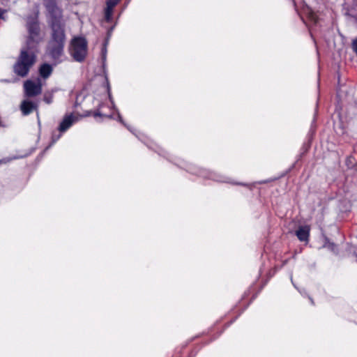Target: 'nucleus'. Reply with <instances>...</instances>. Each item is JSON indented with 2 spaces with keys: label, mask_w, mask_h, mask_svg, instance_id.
Returning a JSON list of instances; mask_svg holds the SVG:
<instances>
[{
  "label": "nucleus",
  "mask_w": 357,
  "mask_h": 357,
  "mask_svg": "<svg viewBox=\"0 0 357 357\" xmlns=\"http://www.w3.org/2000/svg\"><path fill=\"white\" fill-rule=\"evenodd\" d=\"M45 7L47 11V23L51 30L47 51L56 65L61 61L60 58L64 52L66 24L62 10L59 8L55 0H47Z\"/></svg>",
  "instance_id": "nucleus-1"
},
{
  "label": "nucleus",
  "mask_w": 357,
  "mask_h": 357,
  "mask_svg": "<svg viewBox=\"0 0 357 357\" xmlns=\"http://www.w3.org/2000/svg\"><path fill=\"white\" fill-rule=\"evenodd\" d=\"M26 47L28 50H36L43 40L39 20V11L37 10L26 18Z\"/></svg>",
  "instance_id": "nucleus-2"
},
{
  "label": "nucleus",
  "mask_w": 357,
  "mask_h": 357,
  "mask_svg": "<svg viewBox=\"0 0 357 357\" xmlns=\"http://www.w3.org/2000/svg\"><path fill=\"white\" fill-rule=\"evenodd\" d=\"M87 47V41L84 38L75 37L71 40L70 54L75 61L82 62L86 56Z\"/></svg>",
  "instance_id": "nucleus-3"
},
{
  "label": "nucleus",
  "mask_w": 357,
  "mask_h": 357,
  "mask_svg": "<svg viewBox=\"0 0 357 357\" xmlns=\"http://www.w3.org/2000/svg\"><path fill=\"white\" fill-rule=\"evenodd\" d=\"M24 90L26 97L35 98L42 93V84L38 79L37 81L28 79L24 82Z\"/></svg>",
  "instance_id": "nucleus-4"
},
{
  "label": "nucleus",
  "mask_w": 357,
  "mask_h": 357,
  "mask_svg": "<svg viewBox=\"0 0 357 357\" xmlns=\"http://www.w3.org/2000/svg\"><path fill=\"white\" fill-rule=\"evenodd\" d=\"M38 50H24V77L26 76L30 68L36 63L37 56L36 54Z\"/></svg>",
  "instance_id": "nucleus-5"
},
{
  "label": "nucleus",
  "mask_w": 357,
  "mask_h": 357,
  "mask_svg": "<svg viewBox=\"0 0 357 357\" xmlns=\"http://www.w3.org/2000/svg\"><path fill=\"white\" fill-rule=\"evenodd\" d=\"M105 107V105L104 103H100L98 105V107L96 110L87 112V114L86 115V116L92 115L95 119H97L98 117H99L101 119V121L103 119H113L114 118L113 117V116H114L113 109L107 107V108L109 110V112L105 113L102 110V109Z\"/></svg>",
  "instance_id": "nucleus-6"
},
{
  "label": "nucleus",
  "mask_w": 357,
  "mask_h": 357,
  "mask_svg": "<svg viewBox=\"0 0 357 357\" xmlns=\"http://www.w3.org/2000/svg\"><path fill=\"white\" fill-rule=\"evenodd\" d=\"M76 119L73 114H66L58 127V131L60 132H64L68 130L74 123Z\"/></svg>",
  "instance_id": "nucleus-7"
},
{
  "label": "nucleus",
  "mask_w": 357,
  "mask_h": 357,
  "mask_svg": "<svg viewBox=\"0 0 357 357\" xmlns=\"http://www.w3.org/2000/svg\"><path fill=\"white\" fill-rule=\"evenodd\" d=\"M39 104L38 99L24 100V115H28L36 110Z\"/></svg>",
  "instance_id": "nucleus-8"
},
{
  "label": "nucleus",
  "mask_w": 357,
  "mask_h": 357,
  "mask_svg": "<svg viewBox=\"0 0 357 357\" xmlns=\"http://www.w3.org/2000/svg\"><path fill=\"white\" fill-rule=\"evenodd\" d=\"M296 235L301 241H307L310 236V227L307 225L300 226L296 231Z\"/></svg>",
  "instance_id": "nucleus-9"
},
{
  "label": "nucleus",
  "mask_w": 357,
  "mask_h": 357,
  "mask_svg": "<svg viewBox=\"0 0 357 357\" xmlns=\"http://www.w3.org/2000/svg\"><path fill=\"white\" fill-rule=\"evenodd\" d=\"M53 72V66L51 64L44 63L40 65L38 69L39 75L43 79L48 78Z\"/></svg>",
  "instance_id": "nucleus-10"
},
{
  "label": "nucleus",
  "mask_w": 357,
  "mask_h": 357,
  "mask_svg": "<svg viewBox=\"0 0 357 357\" xmlns=\"http://www.w3.org/2000/svg\"><path fill=\"white\" fill-rule=\"evenodd\" d=\"M13 71L19 77H22V47L20 50L17 61L13 66Z\"/></svg>",
  "instance_id": "nucleus-11"
},
{
  "label": "nucleus",
  "mask_w": 357,
  "mask_h": 357,
  "mask_svg": "<svg viewBox=\"0 0 357 357\" xmlns=\"http://www.w3.org/2000/svg\"><path fill=\"white\" fill-rule=\"evenodd\" d=\"M345 164L348 169H354L357 172V162L354 156H347L345 160Z\"/></svg>",
  "instance_id": "nucleus-12"
},
{
  "label": "nucleus",
  "mask_w": 357,
  "mask_h": 357,
  "mask_svg": "<svg viewBox=\"0 0 357 357\" xmlns=\"http://www.w3.org/2000/svg\"><path fill=\"white\" fill-rule=\"evenodd\" d=\"M62 134L63 132H60L58 131L57 133V131H54L52 134L50 144L43 151L45 152V151H47L52 145H53L56 141H58L61 137Z\"/></svg>",
  "instance_id": "nucleus-13"
},
{
  "label": "nucleus",
  "mask_w": 357,
  "mask_h": 357,
  "mask_svg": "<svg viewBox=\"0 0 357 357\" xmlns=\"http://www.w3.org/2000/svg\"><path fill=\"white\" fill-rule=\"evenodd\" d=\"M113 9L107 6L105 9V20L107 22H111L112 20Z\"/></svg>",
  "instance_id": "nucleus-14"
},
{
  "label": "nucleus",
  "mask_w": 357,
  "mask_h": 357,
  "mask_svg": "<svg viewBox=\"0 0 357 357\" xmlns=\"http://www.w3.org/2000/svg\"><path fill=\"white\" fill-rule=\"evenodd\" d=\"M324 247L331 250L334 252H337V245L334 243L331 242L327 237H325Z\"/></svg>",
  "instance_id": "nucleus-15"
},
{
  "label": "nucleus",
  "mask_w": 357,
  "mask_h": 357,
  "mask_svg": "<svg viewBox=\"0 0 357 357\" xmlns=\"http://www.w3.org/2000/svg\"><path fill=\"white\" fill-rule=\"evenodd\" d=\"M54 95L52 92L45 93L43 96V101L50 105L53 102Z\"/></svg>",
  "instance_id": "nucleus-16"
},
{
  "label": "nucleus",
  "mask_w": 357,
  "mask_h": 357,
  "mask_svg": "<svg viewBox=\"0 0 357 357\" xmlns=\"http://www.w3.org/2000/svg\"><path fill=\"white\" fill-rule=\"evenodd\" d=\"M20 158H21L20 155H13V156L4 158L0 160V165L6 164L13 160L18 159Z\"/></svg>",
  "instance_id": "nucleus-17"
},
{
  "label": "nucleus",
  "mask_w": 357,
  "mask_h": 357,
  "mask_svg": "<svg viewBox=\"0 0 357 357\" xmlns=\"http://www.w3.org/2000/svg\"><path fill=\"white\" fill-rule=\"evenodd\" d=\"M121 0H107L106 6L114 8Z\"/></svg>",
  "instance_id": "nucleus-18"
},
{
  "label": "nucleus",
  "mask_w": 357,
  "mask_h": 357,
  "mask_svg": "<svg viewBox=\"0 0 357 357\" xmlns=\"http://www.w3.org/2000/svg\"><path fill=\"white\" fill-rule=\"evenodd\" d=\"M107 44L106 43L104 44L103 47H102V50H101V54H102V59L103 60V61H105L106 59V54H107V47H106Z\"/></svg>",
  "instance_id": "nucleus-19"
},
{
  "label": "nucleus",
  "mask_w": 357,
  "mask_h": 357,
  "mask_svg": "<svg viewBox=\"0 0 357 357\" xmlns=\"http://www.w3.org/2000/svg\"><path fill=\"white\" fill-rule=\"evenodd\" d=\"M117 121L126 126V123H125L121 114L118 111H117Z\"/></svg>",
  "instance_id": "nucleus-20"
},
{
  "label": "nucleus",
  "mask_w": 357,
  "mask_h": 357,
  "mask_svg": "<svg viewBox=\"0 0 357 357\" xmlns=\"http://www.w3.org/2000/svg\"><path fill=\"white\" fill-rule=\"evenodd\" d=\"M6 10L0 8V19H3V14Z\"/></svg>",
  "instance_id": "nucleus-21"
},
{
  "label": "nucleus",
  "mask_w": 357,
  "mask_h": 357,
  "mask_svg": "<svg viewBox=\"0 0 357 357\" xmlns=\"http://www.w3.org/2000/svg\"><path fill=\"white\" fill-rule=\"evenodd\" d=\"M107 92H108L109 98V99H111L112 96H111L110 86H109V83H107Z\"/></svg>",
  "instance_id": "nucleus-22"
},
{
  "label": "nucleus",
  "mask_w": 357,
  "mask_h": 357,
  "mask_svg": "<svg viewBox=\"0 0 357 357\" xmlns=\"http://www.w3.org/2000/svg\"><path fill=\"white\" fill-rule=\"evenodd\" d=\"M18 80H19V78H14V79L12 80V82H17V81H18ZM6 82H11V80H6Z\"/></svg>",
  "instance_id": "nucleus-23"
},
{
  "label": "nucleus",
  "mask_w": 357,
  "mask_h": 357,
  "mask_svg": "<svg viewBox=\"0 0 357 357\" xmlns=\"http://www.w3.org/2000/svg\"><path fill=\"white\" fill-rule=\"evenodd\" d=\"M19 109H20V111L22 112V100L20 102L19 105Z\"/></svg>",
  "instance_id": "nucleus-24"
},
{
  "label": "nucleus",
  "mask_w": 357,
  "mask_h": 357,
  "mask_svg": "<svg viewBox=\"0 0 357 357\" xmlns=\"http://www.w3.org/2000/svg\"><path fill=\"white\" fill-rule=\"evenodd\" d=\"M234 184H235V185H247V184L243 183H234Z\"/></svg>",
  "instance_id": "nucleus-25"
},
{
  "label": "nucleus",
  "mask_w": 357,
  "mask_h": 357,
  "mask_svg": "<svg viewBox=\"0 0 357 357\" xmlns=\"http://www.w3.org/2000/svg\"><path fill=\"white\" fill-rule=\"evenodd\" d=\"M216 176V175H215V174L212 173V172H210V173L208 174V176Z\"/></svg>",
  "instance_id": "nucleus-26"
},
{
  "label": "nucleus",
  "mask_w": 357,
  "mask_h": 357,
  "mask_svg": "<svg viewBox=\"0 0 357 357\" xmlns=\"http://www.w3.org/2000/svg\"><path fill=\"white\" fill-rule=\"evenodd\" d=\"M292 2H293V4H294V6L295 8V9L296 10V1L295 0H291Z\"/></svg>",
  "instance_id": "nucleus-27"
},
{
  "label": "nucleus",
  "mask_w": 357,
  "mask_h": 357,
  "mask_svg": "<svg viewBox=\"0 0 357 357\" xmlns=\"http://www.w3.org/2000/svg\"><path fill=\"white\" fill-rule=\"evenodd\" d=\"M266 183V181H259L258 183L259 184H262V183Z\"/></svg>",
  "instance_id": "nucleus-28"
}]
</instances>
